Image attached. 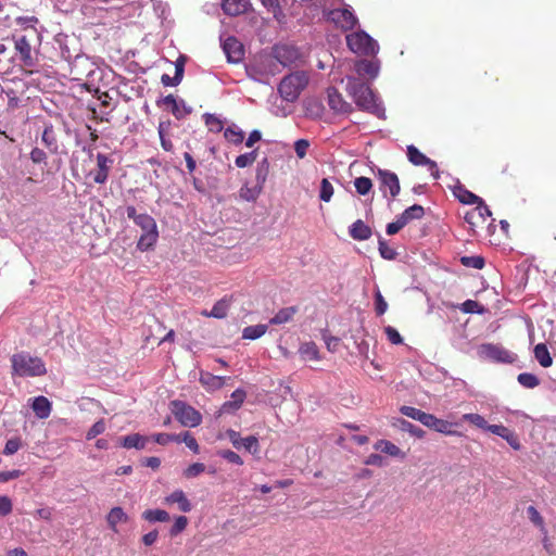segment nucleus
I'll use <instances>...</instances> for the list:
<instances>
[{"instance_id":"obj_1","label":"nucleus","mask_w":556,"mask_h":556,"mask_svg":"<svg viewBox=\"0 0 556 556\" xmlns=\"http://www.w3.org/2000/svg\"><path fill=\"white\" fill-rule=\"evenodd\" d=\"M346 91L351 96L356 106L365 112L382 117L384 109L372 89L363 80L349 77L346 83Z\"/></svg>"},{"instance_id":"obj_2","label":"nucleus","mask_w":556,"mask_h":556,"mask_svg":"<svg viewBox=\"0 0 556 556\" xmlns=\"http://www.w3.org/2000/svg\"><path fill=\"white\" fill-rule=\"evenodd\" d=\"M11 376L18 378H34L45 376L47 367L42 358L33 356L26 351L14 353L11 358Z\"/></svg>"},{"instance_id":"obj_3","label":"nucleus","mask_w":556,"mask_h":556,"mask_svg":"<svg viewBox=\"0 0 556 556\" xmlns=\"http://www.w3.org/2000/svg\"><path fill=\"white\" fill-rule=\"evenodd\" d=\"M307 84L308 76L305 72H294L282 78L278 86V91L282 99L293 102L299 98Z\"/></svg>"},{"instance_id":"obj_4","label":"nucleus","mask_w":556,"mask_h":556,"mask_svg":"<svg viewBox=\"0 0 556 556\" xmlns=\"http://www.w3.org/2000/svg\"><path fill=\"white\" fill-rule=\"evenodd\" d=\"M346 43L351 51L359 55L372 56L376 55L379 50L377 41L364 30L348 35Z\"/></svg>"},{"instance_id":"obj_5","label":"nucleus","mask_w":556,"mask_h":556,"mask_svg":"<svg viewBox=\"0 0 556 556\" xmlns=\"http://www.w3.org/2000/svg\"><path fill=\"white\" fill-rule=\"evenodd\" d=\"M478 355L493 363L513 364L517 356L498 343H482L478 346Z\"/></svg>"},{"instance_id":"obj_6","label":"nucleus","mask_w":556,"mask_h":556,"mask_svg":"<svg viewBox=\"0 0 556 556\" xmlns=\"http://www.w3.org/2000/svg\"><path fill=\"white\" fill-rule=\"evenodd\" d=\"M170 410L175 418L185 427H197L202 421L201 414L182 401H172Z\"/></svg>"},{"instance_id":"obj_7","label":"nucleus","mask_w":556,"mask_h":556,"mask_svg":"<svg viewBox=\"0 0 556 556\" xmlns=\"http://www.w3.org/2000/svg\"><path fill=\"white\" fill-rule=\"evenodd\" d=\"M14 48L18 53V60L23 66V71L26 75L34 73L33 67L37 64V58L33 55V49L29 40L26 36H21L15 39Z\"/></svg>"},{"instance_id":"obj_8","label":"nucleus","mask_w":556,"mask_h":556,"mask_svg":"<svg viewBox=\"0 0 556 556\" xmlns=\"http://www.w3.org/2000/svg\"><path fill=\"white\" fill-rule=\"evenodd\" d=\"M377 178L379 180V188L384 195H387V190H389L390 197L394 200L400 191L401 185L397 175L389 169H377Z\"/></svg>"},{"instance_id":"obj_9","label":"nucleus","mask_w":556,"mask_h":556,"mask_svg":"<svg viewBox=\"0 0 556 556\" xmlns=\"http://www.w3.org/2000/svg\"><path fill=\"white\" fill-rule=\"evenodd\" d=\"M273 56L283 66H293L302 62L299 49L289 45L275 46Z\"/></svg>"},{"instance_id":"obj_10","label":"nucleus","mask_w":556,"mask_h":556,"mask_svg":"<svg viewBox=\"0 0 556 556\" xmlns=\"http://www.w3.org/2000/svg\"><path fill=\"white\" fill-rule=\"evenodd\" d=\"M491 216L492 212L490 211L489 206L483 203L466 212L464 218L470 226L471 231L477 233L478 228H483L484 224L486 223V218Z\"/></svg>"},{"instance_id":"obj_11","label":"nucleus","mask_w":556,"mask_h":556,"mask_svg":"<svg viewBox=\"0 0 556 556\" xmlns=\"http://www.w3.org/2000/svg\"><path fill=\"white\" fill-rule=\"evenodd\" d=\"M407 157L409 162L416 166H427L428 170L434 179L440 177L437 163L427 157L415 146L412 144L407 147Z\"/></svg>"},{"instance_id":"obj_12","label":"nucleus","mask_w":556,"mask_h":556,"mask_svg":"<svg viewBox=\"0 0 556 556\" xmlns=\"http://www.w3.org/2000/svg\"><path fill=\"white\" fill-rule=\"evenodd\" d=\"M226 435L233 445L235 448L244 447L248 452L256 454L260 452L258 439L255 435H249L244 439L240 437V433L236 430L228 429Z\"/></svg>"},{"instance_id":"obj_13","label":"nucleus","mask_w":556,"mask_h":556,"mask_svg":"<svg viewBox=\"0 0 556 556\" xmlns=\"http://www.w3.org/2000/svg\"><path fill=\"white\" fill-rule=\"evenodd\" d=\"M327 99L329 108L337 114H350L353 112L351 103L346 102L339 90L334 87L327 89Z\"/></svg>"},{"instance_id":"obj_14","label":"nucleus","mask_w":556,"mask_h":556,"mask_svg":"<svg viewBox=\"0 0 556 556\" xmlns=\"http://www.w3.org/2000/svg\"><path fill=\"white\" fill-rule=\"evenodd\" d=\"M96 159L97 169L91 172L90 175L96 184L103 185L109 178L113 160L103 153H98Z\"/></svg>"},{"instance_id":"obj_15","label":"nucleus","mask_w":556,"mask_h":556,"mask_svg":"<svg viewBox=\"0 0 556 556\" xmlns=\"http://www.w3.org/2000/svg\"><path fill=\"white\" fill-rule=\"evenodd\" d=\"M331 18L343 30H351L357 24V17L346 8L331 11Z\"/></svg>"},{"instance_id":"obj_16","label":"nucleus","mask_w":556,"mask_h":556,"mask_svg":"<svg viewBox=\"0 0 556 556\" xmlns=\"http://www.w3.org/2000/svg\"><path fill=\"white\" fill-rule=\"evenodd\" d=\"M223 50L227 60L231 63L240 62L244 56V49L242 43L235 37H228L223 45Z\"/></svg>"},{"instance_id":"obj_17","label":"nucleus","mask_w":556,"mask_h":556,"mask_svg":"<svg viewBox=\"0 0 556 556\" xmlns=\"http://www.w3.org/2000/svg\"><path fill=\"white\" fill-rule=\"evenodd\" d=\"M424 426H426L427 428L432 429L437 432L446 434V435H459L460 434L459 432L452 430V427H453L452 422L444 420V419H440L432 414L427 415Z\"/></svg>"},{"instance_id":"obj_18","label":"nucleus","mask_w":556,"mask_h":556,"mask_svg":"<svg viewBox=\"0 0 556 556\" xmlns=\"http://www.w3.org/2000/svg\"><path fill=\"white\" fill-rule=\"evenodd\" d=\"M163 503L168 506L176 504L181 513H189L192 510V504L182 490H175L164 497Z\"/></svg>"},{"instance_id":"obj_19","label":"nucleus","mask_w":556,"mask_h":556,"mask_svg":"<svg viewBox=\"0 0 556 556\" xmlns=\"http://www.w3.org/2000/svg\"><path fill=\"white\" fill-rule=\"evenodd\" d=\"M453 194L463 204L478 206L484 203L482 198L469 191L464 185L460 184L454 187Z\"/></svg>"},{"instance_id":"obj_20","label":"nucleus","mask_w":556,"mask_h":556,"mask_svg":"<svg viewBox=\"0 0 556 556\" xmlns=\"http://www.w3.org/2000/svg\"><path fill=\"white\" fill-rule=\"evenodd\" d=\"M250 7L249 0H223L222 9L229 16L244 14Z\"/></svg>"},{"instance_id":"obj_21","label":"nucleus","mask_w":556,"mask_h":556,"mask_svg":"<svg viewBox=\"0 0 556 556\" xmlns=\"http://www.w3.org/2000/svg\"><path fill=\"white\" fill-rule=\"evenodd\" d=\"M230 302H231V299H228L227 296H225V298L220 299L219 301H217L210 312L203 311V312H201V315H203L205 317H214V318H218V319L225 318L227 316V313H228V309L230 306Z\"/></svg>"},{"instance_id":"obj_22","label":"nucleus","mask_w":556,"mask_h":556,"mask_svg":"<svg viewBox=\"0 0 556 556\" xmlns=\"http://www.w3.org/2000/svg\"><path fill=\"white\" fill-rule=\"evenodd\" d=\"M350 236L354 240L364 241L368 240L372 232L369 226H367L362 219H357L350 227Z\"/></svg>"},{"instance_id":"obj_23","label":"nucleus","mask_w":556,"mask_h":556,"mask_svg":"<svg viewBox=\"0 0 556 556\" xmlns=\"http://www.w3.org/2000/svg\"><path fill=\"white\" fill-rule=\"evenodd\" d=\"M31 408L35 415L40 419H46L51 414V402L46 396H37L34 399Z\"/></svg>"},{"instance_id":"obj_24","label":"nucleus","mask_w":556,"mask_h":556,"mask_svg":"<svg viewBox=\"0 0 556 556\" xmlns=\"http://www.w3.org/2000/svg\"><path fill=\"white\" fill-rule=\"evenodd\" d=\"M299 355L303 361H315L321 359L319 349L313 341L304 342L299 348Z\"/></svg>"},{"instance_id":"obj_25","label":"nucleus","mask_w":556,"mask_h":556,"mask_svg":"<svg viewBox=\"0 0 556 556\" xmlns=\"http://www.w3.org/2000/svg\"><path fill=\"white\" fill-rule=\"evenodd\" d=\"M228 380H230L229 377L215 376L211 372L201 374L200 377V382L208 390L222 389Z\"/></svg>"},{"instance_id":"obj_26","label":"nucleus","mask_w":556,"mask_h":556,"mask_svg":"<svg viewBox=\"0 0 556 556\" xmlns=\"http://www.w3.org/2000/svg\"><path fill=\"white\" fill-rule=\"evenodd\" d=\"M106 521L110 529L113 532L117 533V525L127 522L128 516L126 515L122 507H113L106 516Z\"/></svg>"},{"instance_id":"obj_27","label":"nucleus","mask_w":556,"mask_h":556,"mask_svg":"<svg viewBox=\"0 0 556 556\" xmlns=\"http://www.w3.org/2000/svg\"><path fill=\"white\" fill-rule=\"evenodd\" d=\"M41 142L51 153H58V138L51 124L45 127L41 135Z\"/></svg>"},{"instance_id":"obj_28","label":"nucleus","mask_w":556,"mask_h":556,"mask_svg":"<svg viewBox=\"0 0 556 556\" xmlns=\"http://www.w3.org/2000/svg\"><path fill=\"white\" fill-rule=\"evenodd\" d=\"M298 313V307L289 306L279 309L274 317L269 319L270 325H283L291 321Z\"/></svg>"},{"instance_id":"obj_29","label":"nucleus","mask_w":556,"mask_h":556,"mask_svg":"<svg viewBox=\"0 0 556 556\" xmlns=\"http://www.w3.org/2000/svg\"><path fill=\"white\" fill-rule=\"evenodd\" d=\"M159 238V231L157 229L146 231V233H141L138 242H137V249L141 252L148 251L152 249Z\"/></svg>"},{"instance_id":"obj_30","label":"nucleus","mask_w":556,"mask_h":556,"mask_svg":"<svg viewBox=\"0 0 556 556\" xmlns=\"http://www.w3.org/2000/svg\"><path fill=\"white\" fill-rule=\"evenodd\" d=\"M425 215V208L419 205V204H414L409 207H407L406 210H404L403 213H401L399 215V217L401 218L402 220V224H404L405 226L414 220V219H421Z\"/></svg>"},{"instance_id":"obj_31","label":"nucleus","mask_w":556,"mask_h":556,"mask_svg":"<svg viewBox=\"0 0 556 556\" xmlns=\"http://www.w3.org/2000/svg\"><path fill=\"white\" fill-rule=\"evenodd\" d=\"M142 519L150 523L154 522H167L170 519L169 514L165 509H146L142 515Z\"/></svg>"},{"instance_id":"obj_32","label":"nucleus","mask_w":556,"mask_h":556,"mask_svg":"<svg viewBox=\"0 0 556 556\" xmlns=\"http://www.w3.org/2000/svg\"><path fill=\"white\" fill-rule=\"evenodd\" d=\"M374 447H375V450H379L382 453L388 454L393 457H401V458L405 457V453H403L399 446H396L394 443H392L391 441H388V440L382 439V440L377 441L376 444L374 445Z\"/></svg>"},{"instance_id":"obj_33","label":"nucleus","mask_w":556,"mask_h":556,"mask_svg":"<svg viewBox=\"0 0 556 556\" xmlns=\"http://www.w3.org/2000/svg\"><path fill=\"white\" fill-rule=\"evenodd\" d=\"M148 442V438L139 433H132L122 439V446L125 448L143 450Z\"/></svg>"},{"instance_id":"obj_34","label":"nucleus","mask_w":556,"mask_h":556,"mask_svg":"<svg viewBox=\"0 0 556 556\" xmlns=\"http://www.w3.org/2000/svg\"><path fill=\"white\" fill-rule=\"evenodd\" d=\"M533 353H534L535 359L539 362V364L542 367L547 368V367L552 366L553 359H552V356L548 352L546 344H544V343L536 344L534 346Z\"/></svg>"},{"instance_id":"obj_35","label":"nucleus","mask_w":556,"mask_h":556,"mask_svg":"<svg viewBox=\"0 0 556 556\" xmlns=\"http://www.w3.org/2000/svg\"><path fill=\"white\" fill-rule=\"evenodd\" d=\"M393 425L399 427L402 431L409 432L412 435L416 438H424L426 433L421 428L416 427L415 425L403 418H396Z\"/></svg>"},{"instance_id":"obj_36","label":"nucleus","mask_w":556,"mask_h":556,"mask_svg":"<svg viewBox=\"0 0 556 556\" xmlns=\"http://www.w3.org/2000/svg\"><path fill=\"white\" fill-rule=\"evenodd\" d=\"M225 139L232 144H241L244 139V132L236 125H231L224 130Z\"/></svg>"},{"instance_id":"obj_37","label":"nucleus","mask_w":556,"mask_h":556,"mask_svg":"<svg viewBox=\"0 0 556 556\" xmlns=\"http://www.w3.org/2000/svg\"><path fill=\"white\" fill-rule=\"evenodd\" d=\"M267 331V325L258 324L254 326H248L242 331V338L247 340H256L264 336Z\"/></svg>"},{"instance_id":"obj_38","label":"nucleus","mask_w":556,"mask_h":556,"mask_svg":"<svg viewBox=\"0 0 556 556\" xmlns=\"http://www.w3.org/2000/svg\"><path fill=\"white\" fill-rule=\"evenodd\" d=\"M356 72L359 75H367L371 78H375L378 75L379 67L371 61L363 60L356 63Z\"/></svg>"},{"instance_id":"obj_39","label":"nucleus","mask_w":556,"mask_h":556,"mask_svg":"<svg viewBox=\"0 0 556 556\" xmlns=\"http://www.w3.org/2000/svg\"><path fill=\"white\" fill-rule=\"evenodd\" d=\"M169 126H170V122L168 121V122H161L157 127L161 146L167 152L173 151V148H174L172 140L166 137Z\"/></svg>"},{"instance_id":"obj_40","label":"nucleus","mask_w":556,"mask_h":556,"mask_svg":"<svg viewBox=\"0 0 556 556\" xmlns=\"http://www.w3.org/2000/svg\"><path fill=\"white\" fill-rule=\"evenodd\" d=\"M262 188L263 187L260 185L253 188L249 187L248 185H244L239 190V197L244 201L254 202L261 194Z\"/></svg>"},{"instance_id":"obj_41","label":"nucleus","mask_w":556,"mask_h":556,"mask_svg":"<svg viewBox=\"0 0 556 556\" xmlns=\"http://www.w3.org/2000/svg\"><path fill=\"white\" fill-rule=\"evenodd\" d=\"M517 381L527 389H534L540 384V379L531 372H521L517 376Z\"/></svg>"},{"instance_id":"obj_42","label":"nucleus","mask_w":556,"mask_h":556,"mask_svg":"<svg viewBox=\"0 0 556 556\" xmlns=\"http://www.w3.org/2000/svg\"><path fill=\"white\" fill-rule=\"evenodd\" d=\"M400 412L412 419L418 420L422 425L425 424V420L428 415V413H425L418 408L405 405L400 408Z\"/></svg>"},{"instance_id":"obj_43","label":"nucleus","mask_w":556,"mask_h":556,"mask_svg":"<svg viewBox=\"0 0 556 556\" xmlns=\"http://www.w3.org/2000/svg\"><path fill=\"white\" fill-rule=\"evenodd\" d=\"M188 523H189V520L186 516H182V515L176 516L174 518V523L169 529V535L172 538L177 536L178 534H180L182 531L186 530Z\"/></svg>"},{"instance_id":"obj_44","label":"nucleus","mask_w":556,"mask_h":556,"mask_svg":"<svg viewBox=\"0 0 556 556\" xmlns=\"http://www.w3.org/2000/svg\"><path fill=\"white\" fill-rule=\"evenodd\" d=\"M356 192L361 195H366L372 189V181L368 177H357L354 180Z\"/></svg>"},{"instance_id":"obj_45","label":"nucleus","mask_w":556,"mask_h":556,"mask_svg":"<svg viewBox=\"0 0 556 556\" xmlns=\"http://www.w3.org/2000/svg\"><path fill=\"white\" fill-rule=\"evenodd\" d=\"M204 123L210 131L220 132L224 129L223 122L214 114H204Z\"/></svg>"},{"instance_id":"obj_46","label":"nucleus","mask_w":556,"mask_h":556,"mask_svg":"<svg viewBox=\"0 0 556 556\" xmlns=\"http://www.w3.org/2000/svg\"><path fill=\"white\" fill-rule=\"evenodd\" d=\"M460 311L466 314H483L485 313V308L479 302L473 300H466L460 305Z\"/></svg>"},{"instance_id":"obj_47","label":"nucleus","mask_w":556,"mask_h":556,"mask_svg":"<svg viewBox=\"0 0 556 556\" xmlns=\"http://www.w3.org/2000/svg\"><path fill=\"white\" fill-rule=\"evenodd\" d=\"M136 225L141 228L142 233L157 229L154 218L147 213H141V217Z\"/></svg>"},{"instance_id":"obj_48","label":"nucleus","mask_w":556,"mask_h":556,"mask_svg":"<svg viewBox=\"0 0 556 556\" xmlns=\"http://www.w3.org/2000/svg\"><path fill=\"white\" fill-rule=\"evenodd\" d=\"M268 173H269V162L265 157L258 163L257 168H256L257 185L263 187V185L265 184V181L267 179Z\"/></svg>"},{"instance_id":"obj_49","label":"nucleus","mask_w":556,"mask_h":556,"mask_svg":"<svg viewBox=\"0 0 556 556\" xmlns=\"http://www.w3.org/2000/svg\"><path fill=\"white\" fill-rule=\"evenodd\" d=\"M256 156H257L256 151L240 154L236 157L235 164L239 168L248 167L256 161Z\"/></svg>"},{"instance_id":"obj_50","label":"nucleus","mask_w":556,"mask_h":556,"mask_svg":"<svg viewBox=\"0 0 556 556\" xmlns=\"http://www.w3.org/2000/svg\"><path fill=\"white\" fill-rule=\"evenodd\" d=\"M162 102L164 105L170 109L175 117L181 118L184 116V112L181 111L179 103L177 102L173 94L164 97Z\"/></svg>"},{"instance_id":"obj_51","label":"nucleus","mask_w":556,"mask_h":556,"mask_svg":"<svg viewBox=\"0 0 556 556\" xmlns=\"http://www.w3.org/2000/svg\"><path fill=\"white\" fill-rule=\"evenodd\" d=\"M460 263L466 267H471L476 269H482L484 267V258L479 255L473 256H462Z\"/></svg>"},{"instance_id":"obj_52","label":"nucleus","mask_w":556,"mask_h":556,"mask_svg":"<svg viewBox=\"0 0 556 556\" xmlns=\"http://www.w3.org/2000/svg\"><path fill=\"white\" fill-rule=\"evenodd\" d=\"M247 396V393L242 389H237L231 394V402H227L224 404L225 407H231L233 409H238L241 407L242 403L244 402V399Z\"/></svg>"},{"instance_id":"obj_53","label":"nucleus","mask_w":556,"mask_h":556,"mask_svg":"<svg viewBox=\"0 0 556 556\" xmlns=\"http://www.w3.org/2000/svg\"><path fill=\"white\" fill-rule=\"evenodd\" d=\"M463 419L480 429L488 430L489 425H488L486 420L484 419L483 416H481L479 414H473V413L464 414Z\"/></svg>"},{"instance_id":"obj_54","label":"nucleus","mask_w":556,"mask_h":556,"mask_svg":"<svg viewBox=\"0 0 556 556\" xmlns=\"http://www.w3.org/2000/svg\"><path fill=\"white\" fill-rule=\"evenodd\" d=\"M333 195V187L327 178H323L320 182L319 198L324 202H329Z\"/></svg>"},{"instance_id":"obj_55","label":"nucleus","mask_w":556,"mask_h":556,"mask_svg":"<svg viewBox=\"0 0 556 556\" xmlns=\"http://www.w3.org/2000/svg\"><path fill=\"white\" fill-rule=\"evenodd\" d=\"M205 471V465L203 463H193L184 470V476L187 479L195 478Z\"/></svg>"},{"instance_id":"obj_56","label":"nucleus","mask_w":556,"mask_h":556,"mask_svg":"<svg viewBox=\"0 0 556 556\" xmlns=\"http://www.w3.org/2000/svg\"><path fill=\"white\" fill-rule=\"evenodd\" d=\"M379 253L384 260H394L397 255L396 251L391 248L383 239L379 240Z\"/></svg>"},{"instance_id":"obj_57","label":"nucleus","mask_w":556,"mask_h":556,"mask_svg":"<svg viewBox=\"0 0 556 556\" xmlns=\"http://www.w3.org/2000/svg\"><path fill=\"white\" fill-rule=\"evenodd\" d=\"M22 446V440L21 438H12V439H9L5 443V446L3 448V454L4 455H13L15 454Z\"/></svg>"},{"instance_id":"obj_58","label":"nucleus","mask_w":556,"mask_h":556,"mask_svg":"<svg viewBox=\"0 0 556 556\" xmlns=\"http://www.w3.org/2000/svg\"><path fill=\"white\" fill-rule=\"evenodd\" d=\"M29 159L34 164H47L48 155L42 149L35 147L29 153Z\"/></svg>"},{"instance_id":"obj_59","label":"nucleus","mask_w":556,"mask_h":556,"mask_svg":"<svg viewBox=\"0 0 556 556\" xmlns=\"http://www.w3.org/2000/svg\"><path fill=\"white\" fill-rule=\"evenodd\" d=\"M218 455L231 464H236L238 466L243 465V459L241 456L233 451L223 450L218 452Z\"/></svg>"},{"instance_id":"obj_60","label":"nucleus","mask_w":556,"mask_h":556,"mask_svg":"<svg viewBox=\"0 0 556 556\" xmlns=\"http://www.w3.org/2000/svg\"><path fill=\"white\" fill-rule=\"evenodd\" d=\"M105 431V422L103 419L98 420L92 425V427L88 430L86 434L87 440H92L99 434L103 433Z\"/></svg>"},{"instance_id":"obj_61","label":"nucleus","mask_w":556,"mask_h":556,"mask_svg":"<svg viewBox=\"0 0 556 556\" xmlns=\"http://www.w3.org/2000/svg\"><path fill=\"white\" fill-rule=\"evenodd\" d=\"M527 514L531 522H533L536 527L544 529V520L539 510L534 506H529L527 508Z\"/></svg>"},{"instance_id":"obj_62","label":"nucleus","mask_w":556,"mask_h":556,"mask_svg":"<svg viewBox=\"0 0 556 556\" xmlns=\"http://www.w3.org/2000/svg\"><path fill=\"white\" fill-rule=\"evenodd\" d=\"M388 309V303L379 290L375 293V311L378 316L383 315Z\"/></svg>"},{"instance_id":"obj_63","label":"nucleus","mask_w":556,"mask_h":556,"mask_svg":"<svg viewBox=\"0 0 556 556\" xmlns=\"http://www.w3.org/2000/svg\"><path fill=\"white\" fill-rule=\"evenodd\" d=\"M384 333L388 338V340L392 343V344H402L403 343V338L402 336L400 334V332L392 326H387L384 327Z\"/></svg>"},{"instance_id":"obj_64","label":"nucleus","mask_w":556,"mask_h":556,"mask_svg":"<svg viewBox=\"0 0 556 556\" xmlns=\"http://www.w3.org/2000/svg\"><path fill=\"white\" fill-rule=\"evenodd\" d=\"M182 442L195 454L200 452L199 444L195 438L189 432H182Z\"/></svg>"}]
</instances>
